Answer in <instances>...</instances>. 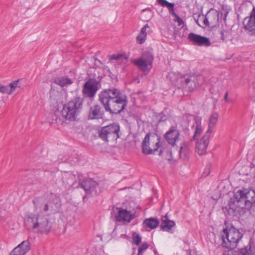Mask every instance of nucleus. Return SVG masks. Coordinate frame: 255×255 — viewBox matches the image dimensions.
<instances>
[{
	"mask_svg": "<svg viewBox=\"0 0 255 255\" xmlns=\"http://www.w3.org/2000/svg\"><path fill=\"white\" fill-rule=\"evenodd\" d=\"M99 99L105 111L112 114H120L128 104L127 96L115 88L101 91L99 95Z\"/></svg>",
	"mask_w": 255,
	"mask_h": 255,
	"instance_id": "1",
	"label": "nucleus"
},
{
	"mask_svg": "<svg viewBox=\"0 0 255 255\" xmlns=\"http://www.w3.org/2000/svg\"><path fill=\"white\" fill-rule=\"evenodd\" d=\"M24 225L30 232L46 234L49 233L52 228V223L47 215L38 210L25 215Z\"/></svg>",
	"mask_w": 255,
	"mask_h": 255,
	"instance_id": "2",
	"label": "nucleus"
},
{
	"mask_svg": "<svg viewBox=\"0 0 255 255\" xmlns=\"http://www.w3.org/2000/svg\"><path fill=\"white\" fill-rule=\"evenodd\" d=\"M34 211L45 213L48 215L58 213L61 209V203L59 197L55 194L50 193L42 197H35L32 200Z\"/></svg>",
	"mask_w": 255,
	"mask_h": 255,
	"instance_id": "3",
	"label": "nucleus"
},
{
	"mask_svg": "<svg viewBox=\"0 0 255 255\" xmlns=\"http://www.w3.org/2000/svg\"><path fill=\"white\" fill-rule=\"evenodd\" d=\"M83 99L77 96L63 105L60 112L62 117L67 121H74L82 109Z\"/></svg>",
	"mask_w": 255,
	"mask_h": 255,
	"instance_id": "4",
	"label": "nucleus"
},
{
	"mask_svg": "<svg viewBox=\"0 0 255 255\" xmlns=\"http://www.w3.org/2000/svg\"><path fill=\"white\" fill-rule=\"evenodd\" d=\"M160 137L156 133L148 132L145 136L141 143V149L143 154L146 155L161 154L162 150L161 148Z\"/></svg>",
	"mask_w": 255,
	"mask_h": 255,
	"instance_id": "5",
	"label": "nucleus"
},
{
	"mask_svg": "<svg viewBox=\"0 0 255 255\" xmlns=\"http://www.w3.org/2000/svg\"><path fill=\"white\" fill-rule=\"evenodd\" d=\"M222 246L226 248L235 249L243 237L240 231L234 227L226 228L221 233Z\"/></svg>",
	"mask_w": 255,
	"mask_h": 255,
	"instance_id": "6",
	"label": "nucleus"
},
{
	"mask_svg": "<svg viewBox=\"0 0 255 255\" xmlns=\"http://www.w3.org/2000/svg\"><path fill=\"white\" fill-rule=\"evenodd\" d=\"M234 197L237 206L242 209L250 208L255 203V191L253 189H240L235 193Z\"/></svg>",
	"mask_w": 255,
	"mask_h": 255,
	"instance_id": "7",
	"label": "nucleus"
},
{
	"mask_svg": "<svg viewBox=\"0 0 255 255\" xmlns=\"http://www.w3.org/2000/svg\"><path fill=\"white\" fill-rule=\"evenodd\" d=\"M120 126L117 124H112L103 127L99 133V136L104 141L113 142L119 137Z\"/></svg>",
	"mask_w": 255,
	"mask_h": 255,
	"instance_id": "8",
	"label": "nucleus"
},
{
	"mask_svg": "<svg viewBox=\"0 0 255 255\" xmlns=\"http://www.w3.org/2000/svg\"><path fill=\"white\" fill-rule=\"evenodd\" d=\"M153 56L151 52L144 51L141 57L134 62V64L145 74H147L151 70Z\"/></svg>",
	"mask_w": 255,
	"mask_h": 255,
	"instance_id": "9",
	"label": "nucleus"
},
{
	"mask_svg": "<svg viewBox=\"0 0 255 255\" xmlns=\"http://www.w3.org/2000/svg\"><path fill=\"white\" fill-rule=\"evenodd\" d=\"M188 39L192 45L195 46L209 47L211 44L208 37L193 32L188 34Z\"/></svg>",
	"mask_w": 255,
	"mask_h": 255,
	"instance_id": "10",
	"label": "nucleus"
},
{
	"mask_svg": "<svg viewBox=\"0 0 255 255\" xmlns=\"http://www.w3.org/2000/svg\"><path fill=\"white\" fill-rule=\"evenodd\" d=\"M98 82L95 80H88L84 85L83 94L84 96L93 97L98 90Z\"/></svg>",
	"mask_w": 255,
	"mask_h": 255,
	"instance_id": "11",
	"label": "nucleus"
},
{
	"mask_svg": "<svg viewBox=\"0 0 255 255\" xmlns=\"http://www.w3.org/2000/svg\"><path fill=\"white\" fill-rule=\"evenodd\" d=\"M81 187L85 191L87 194L97 195L100 192L98 184L91 179L84 180L81 183Z\"/></svg>",
	"mask_w": 255,
	"mask_h": 255,
	"instance_id": "12",
	"label": "nucleus"
},
{
	"mask_svg": "<svg viewBox=\"0 0 255 255\" xmlns=\"http://www.w3.org/2000/svg\"><path fill=\"white\" fill-rule=\"evenodd\" d=\"M157 2L161 6L167 7L169 11V13L174 16V21L177 22L178 25L180 26H183L184 21L174 11V3H170L166 0H157Z\"/></svg>",
	"mask_w": 255,
	"mask_h": 255,
	"instance_id": "13",
	"label": "nucleus"
},
{
	"mask_svg": "<svg viewBox=\"0 0 255 255\" xmlns=\"http://www.w3.org/2000/svg\"><path fill=\"white\" fill-rule=\"evenodd\" d=\"M245 28L251 33V35L255 36V7L254 6L249 17L244 19Z\"/></svg>",
	"mask_w": 255,
	"mask_h": 255,
	"instance_id": "14",
	"label": "nucleus"
},
{
	"mask_svg": "<svg viewBox=\"0 0 255 255\" xmlns=\"http://www.w3.org/2000/svg\"><path fill=\"white\" fill-rule=\"evenodd\" d=\"M209 133V132H206L202 138L197 142L196 151L199 155H203L206 152L210 136Z\"/></svg>",
	"mask_w": 255,
	"mask_h": 255,
	"instance_id": "15",
	"label": "nucleus"
},
{
	"mask_svg": "<svg viewBox=\"0 0 255 255\" xmlns=\"http://www.w3.org/2000/svg\"><path fill=\"white\" fill-rule=\"evenodd\" d=\"M180 132L175 127H172L165 133V138L168 143L172 146L175 145L176 141L179 140Z\"/></svg>",
	"mask_w": 255,
	"mask_h": 255,
	"instance_id": "16",
	"label": "nucleus"
},
{
	"mask_svg": "<svg viewBox=\"0 0 255 255\" xmlns=\"http://www.w3.org/2000/svg\"><path fill=\"white\" fill-rule=\"evenodd\" d=\"M134 217V213L123 209L119 210L117 214L116 215V218L117 221L119 222L125 221L128 223H129Z\"/></svg>",
	"mask_w": 255,
	"mask_h": 255,
	"instance_id": "17",
	"label": "nucleus"
},
{
	"mask_svg": "<svg viewBox=\"0 0 255 255\" xmlns=\"http://www.w3.org/2000/svg\"><path fill=\"white\" fill-rule=\"evenodd\" d=\"M196 77L194 76H184L181 79V82L184 88L189 91H193L196 87Z\"/></svg>",
	"mask_w": 255,
	"mask_h": 255,
	"instance_id": "18",
	"label": "nucleus"
},
{
	"mask_svg": "<svg viewBox=\"0 0 255 255\" xmlns=\"http://www.w3.org/2000/svg\"><path fill=\"white\" fill-rule=\"evenodd\" d=\"M103 116V111L100 106L96 105L91 107L89 114V118L90 119H102Z\"/></svg>",
	"mask_w": 255,
	"mask_h": 255,
	"instance_id": "19",
	"label": "nucleus"
},
{
	"mask_svg": "<svg viewBox=\"0 0 255 255\" xmlns=\"http://www.w3.org/2000/svg\"><path fill=\"white\" fill-rule=\"evenodd\" d=\"M175 226V222L172 220H169L167 214L162 217L161 224L160 225V229L161 230L169 232Z\"/></svg>",
	"mask_w": 255,
	"mask_h": 255,
	"instance_id": "20",
	"label": "nucleus"
},
{
	"mask_svg": "<svg viewBox=\"0 0 255 255\" xmlns=\"http://www.w3.org/2000/svg\"><path fill=\"white\" fill-rule=\"evenodd\" d=\"M194 121L195 122L192 127V128L195 129L194 134L193 136V140H195L196 137L200 135L203 131L201 126V118L199 117L195 118Z\"/></svg>",
	"mask_w": 255,
	"mask_h": 255,
	"instance_id": "21",
	"label": "nucleus"
},
{
	"mask_svg": "<svg viewBox=\"0 0 255 255\" xmlns=\"http://www.w3.org/2000/svg\"><path fill=\"white\" fill-rule=\"evenodd\" d=\"M54 83L62 87H64L70 85L73 83V81L67 76H59L54 78Z\"/></svg>",
	"mask_w": 255,
	"mask_h": 255,
	"instance_id": "22",
	"label": "nucleus"
},
{
	"mask_svg": "<svg viewBox=\"0 0 255 255\" xmlns=\"http://www.w3.org/2000/svg\"><path fill=\"white\" fill-rule=\"evenodd\" d=\"M159 224V220L153 218L146 219L143 222V225L145 227H147L151 230L156 228Z\"/></svg>",
	"mask_w": 255,
	"mask_h": 255,
	"instance_id": "23",
	"label": "nucleus"
},
{
	"mask_svg": "<svg viewBox=\"0 0 255 255\" xmlns=\"http://www.w3.org/2000/svg\"><path fill=\"white\" fill-rule=\"evenodd\" d=\"M147 29H150V27L147 24H146L141 29L139 33L136 37L137 42L141 44L144 42L146 38Z\"/></svg>",
	"mask_w": 255,
	"mask_h": 255,
	"instance_id": "24",
	"label": "nucleus"
},
{
	"mask_svg": "<svg viewBox=\"0 0 255 255\" xmlns=\"http://www.w3.org/2000/svg\"><path fill=\"white\" fill-rule=\"evenodd\" d=\"M219 119V115L217 113H215L212 114L209 118V128L206 132H209V134L211 135V133L212 131V129L213 127L217 124Z\"/></svg>",
	"mask_w": 255,
	"mask_h": 255,
	"instance_id": "25",
	"label": "nucleus"
},
{
	"mask_svg": "<svg viewBox=\"0 0 255 255\" xmlns=\"http://www.w3.org/2000/svg\"><path fill=\"white\" fill-rule=\"evenodd\" d=\"M206 15L209 26L210 25H214L218 21V14L216 11H209Z\"/></svg>",
	"mask_w": 255,
	"mask_h": 255,
	"instance_id": "26",
	"label": "nucleus"
},
{
	"mask_svg": "<svg viewBox=\"0 0 255 255\" xmlns=\"http://www.w3.org/2000/svg\"><path fill=\"white\" fill-rule=\"evenodd\" d=\"M63 179L67 185L72 186L75 181V176L71 172H66L64 174Z\"/></svg>",
	"mask_w": 255,
	"mask_h": 255,
	"instance_id": "27",
	"label": "nucleus"
},
{
	"mask_svg": "<svg viewBox=\"0 0 255 255\" xmlns=\"http://www.w3.org/2000/svg\"><path fill=\"white\" fill-rule=\"evenodd\" d=\"M196 22L199 26L202 28H205L209 26L206 14L199 15L198 19L196 20Z\"/></svg>",
	"mask_w": 255,
	"mask_h": 255,
	"instance_id": "28",
	"label": "nucleus"
},
{
	"mask_svg": "<svg viewBox=\"0 0 255 255\" xmlns=\"http://www.w3.org/2000/svg\"><path fill=\"white\" fill-rule=\"evenodd\" d=\"M189 144L187 142H184L181 144L179 155L181 157H186L189 153Z\"/></svg>",
	"mask_w": 255,
	"mask_h": 255,
	"instance_id": "29",
	"label": "nucleus"
},
{
	"mask_svg": "<svg viewBox=\"0 0 255 255\" xmlns=\"http://www.w3.org/2000/svg\"><path fill=\"white\" fill-rule=\"evenodd\" d=\"M22 251L24 252V255L30 249V243L28 240H26L22 242L18 245Z\"/></svg>",
	"mask_w": 255,
	"mask_h": 255,
	"instance_id": "30",
	"label": "nucleus"
},
{
	"mask_svg": "<svg viewBox=\"0 0 255 255\" xmlns=\"http://www.w3.org/2000/svg\"><path fill=\"white\" fill-rule=\"evenodd\" d=\"M59 113V112H55L52 115V121L51 122L52 124L56 123L58 125H62L63 123V120L58 117V114Z\"/></svg>",
	"mask_w": 255,
	"mask_h": 255,
	"instance_id": "31",
	"label": "nucleus"
},
{
	"mask_svg": "<svg viewBox=\"0 0 255 255\" xmlns=\"http://www.w3.org/2000/svg\"><path fill=\"white\" fill-rule=\"evenodd\" d=\"M240 255H255L254 253L251 249V247L242 249L240 251H238Z\"/></svg>",
	"mask_w": 255,
	"mask_h": 255,
	"instance_id": "32",
	"label": "nucleus"
},
{
	"mask_svg": "<svg viewBox=\"0 0 255 255\" xmlns=\"http://www.w3.org/2000/svg\"><path fill=\"white\" fill-rule=\"evenodd\" d=\"M10 255H24V252L22 251L21 248L18 245L12 250Z\"/></svg>",
	"mask_w": 255,
	"mask_h": 255,
	"instance_id": "33",
	"label": "nucleus"
},
{
	"mask_svg": "<svg viewBox=\"0 0 255 255\" xmlns=\"http://www.w3.org/2000/svg\"><path fill=\"white\" fill-rule=\"evenodd\" d=\"M19 81H15L9 84V95L11 94L15 90V88L18 87Z\"/></svg>",
	"mask_w": 255,
	"mask_h": 255,
	"instance_id": "34",
	"label": "nucleus"
},
{
	"mask_svg": "<svg viewBox=\"0 0 255 255\" xmlns=\"http://www.w3.org/2000/svg\"><path fill=\"white\" fill-rule=\"evenodd\" d=\"M132 240L133 243L138 246L141 242V238L138 234H134L133 235Z\"/></svg>",
	"mask_w": 255,
	"mask_h": 255,
	"instance_id": "35",
	"label": "nucleus"
},
{
	"mask_svg": "<svg viewBox=\"0 0 255 255\" xmlns=\"http://www.w3.org/2000/svg\"><path fill=\"white\" fill-rule=\"evenodd\" d=\"M148 245L147 243H143L139 247L138 250V253L143 255V252L148 248Z\"/></svg>",
	"mask_w": 255,
	"mask_h": 255,
	"instance_id": "36",
	"label": "nucleus"
},
{
	"mask_svg": "<svg viewBox=\"0 0 255 255\" xmlns=\"http://www.w3.org/2000/svg\"><path fill=\"white\" fill-rule=\"evenodd\" d=\"M9 87L0 84V92L2 94H7L9 95Z\"/></svg>",
	"mask_w": 255,
	"mask_h": 255,
	"instance_id": "37",
	"label": "nucleus"
},
{
	"mask_svg": "<svg viewBox=\"0 0 255 255\" xmlns=\"http://www.w3.org/2000/svg\"><path fill=\"white\" fill-rule=\"evenodd\" d=\"M231 250H229L225 255H240L238 251Z\"/></svg>",
	"mask_w": 255,
	"mask_h": 255,
	"instance_id": "38",
	"label": "nucleus"
},
{
	"mask_svg": "<svg viewBox=\"0 0 255 255\" xmlns=\"http://www.w3.org/2000/svg\"><path fill=\"white\" fill-rule=\"evenodd\" d=\"M122 57H123V55L121 54H116V55L114 54L110 56V59H111V60L114 59V60H117L120 59Z\"/></svg>",
	"mask_w": 255,
	"mask_h": 255,
	"instance_id": "39",
	"label": "nucleus"
},
{
	"mask_svg": "<svg viewBox=\"0 0 255 255\" xmlns=\"http://www.w3.org/2000/svg\"><path fill=\"white\" fill-rule=\"evenodd\" d=\"M227 33H228V32L226 31H224V30L221 31L220 34L221 36V39L223 40H224L226 39V38L227 37Z\"/></svg>",
	"mask_w": 255,
	"mask_h": 255,
	"instance_id": "40",
	"label": "nucleus"
},
{
	"mask_svg": "<svg viewBox=\"0 0 255 255\" xmlns=\"http://www.w3.org/2000/svg\"><path fill=\"white\" fill-rule=\"evenodd\" d=\"M210 174V171L209 169H208V171H205L203 173L202 176L206 177L208 176Z\"/></svg>",
	"mask_w": 255,
	"mask_h": 255,
	"instance_id": "41",
	"label": "nucleus"
},
{
	"mask_svg": "<svg viewBox=\"0 0 255 255\" xmlns=\"http://www.w3.org/2000/svg\"><path fill=\"white\" fill-rule=\"evenodd\" d=\"M95 63L97 66H99V64H101V61L99 60L96 59H95Z\"/></svg>",
	"mask_w": 255,
	"mask_h": 255,
	"instance_id": "42",
	"label": "nucleus"
},
{
	"mask_svg": "<svg viewBox=\"0 0 255 255\" xmlns=\"http://www.w3.org/2000/svg\"><path fill=\"white\" fill-rule=\"evenodd\" d=\"M228 93L227 92L225 95V96H224V99L226 100V101H227L228 100Z\"/></svg>",
	"mask_w": 255,
	"mask_h": 255,
	"instance_id": "43",
	"label": "nucleus"
},
{
	"mask_svg": "<svg viewBox=\"0 0 255 255\" xmlns=\"http://www.w3.org/2000/svg\"><path fill=\"white\" fill-rule=\"evenodd\" d=\"M144 12V10H143V11H142V13H141V14H142V15H143V14Z\"/></svg>",
	"mask_w": 255,
	"mask_h": 255,
	"instance_id": "44",
	"label": "nucleus"
},
{
	"mask_svg": "<svg viewBox=\"0 0 255 255\" xmlns=\"http://www.w3.org/2000/svg\"><path fill=\"white\" fill-rule=\"evenodd\" d=\"M137 255H143L138 253Z\"/></svg>",
	"mask_w": 255,
	"mask_h": 255,
	"instance_id": "45",
	"label": "nucleus"
}]
</instances>
